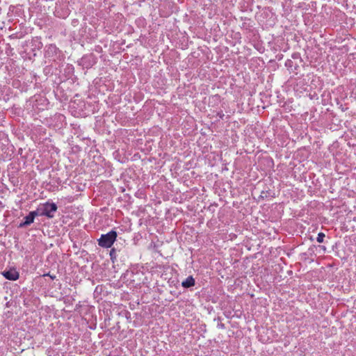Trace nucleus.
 <instances>
[{
    "label": "nucleus",
    "mask_w": 356,
    "mask_h": 356,
    "mask_svg": "<svg viewBox=\"0 0 356 356\" xmlns=\"http://www.w3.org/2000/svg\"><path fill=\"white\" fill-rule=\"evenodd\" d=\"M114 252H115V250H114V249H112V250H111L110 255L112 257V256H113V254H114Z\"/></svg>",
    "instance_id": "6e6552de"
},
{
    "label": "nucleus",
    "mask_w": 356,
    "mask_h": 356,
    "mask_svg": "<svg viewBox=\"0 0 356 356\" xmlns=\"http://www.w3.org/2000/svg\"><path fill=\"white\" fill-rule=\"evenodd\" d=\"M44 276H49L52 280H54L56 278L55 275H51L49 273L44 274Z\"/></svg>",
    "instance_id": "0eeeda50"
},
{
    "label": "nucleus",
    "mask_w": 356,
    "mask_h": 356,
    "mask_svg": "<svg viewBox=\"0 0 356 356\" xmlns=\"http://www.w3.org/2000/svg\"><path fill=\"white\" fill-rule=\"evenodd\" d=\"M57 206L55 203H45L37 209L38 216H45L49 218L54 217V213L56 211Z\"/></svg>",
    "instance_id": "f03ea898"
},
{
    "label": "nucleus",
    "mask_w": 356,
    "mask_h": 356,
    "mask_svg": "<svg viewBox=\"0 0 356 356\" xmlns=\"http://www.w3.org/2000/svg\"><path fill=\"white\" fill-rule=\"evenodd\" d=\"M325 234H324V233H323V232H319V233L318 234V236H317V238H316V241H317V242H318V243H323V241H324V238H325Z\"/></svg>",
    "instance_id": "423d86ee"
},
{
    "label": "nucleus",
    "mask_w": 356,
    "mask_h": 356,
    "mask_svg": "<svg viewBox=\"0 0 356 356\" xmlns=\"http://www.w3.org/2000/svg\"><path fill=\"white\" fill-rule=\"evenodd\" d=\"M38 216V211H31L29 213V215H27L25 217V218H24L25 221L24 222L23 225H31L32 222H33L35 217Z\"/></svg>",
    "instance_id": "20e7f679"
},
{
    "label": "nucleus",
    "mask_w": 356,
    "mask_h": 356,
    "mask_svg": "<svg viewBox=\"0 0 356 356\" xmlns=\"http://www.w3.org/2000/svg\"><path fill=\"white\" fill-rule=\"evenodd\" d=\"M195 280L192 276L188 277L184 281L182 282V286L184 288H189L195 285Z\"/></svg>",
    "instance_id": "39448f33"
},
{
    "label": "nucleus",
    "mask_w": 356,
    "mask_h": 356,
    "mask_svg": "<svg viewBox=\"0 0 356 356\" xmlns=\"http://www.w3.org/2000/svg\"><path fill=\"white\" fill-rule=\"evenodd\" d=\"M1 275L7 280L15 281L19 279V274L15 268H10L8 270H4Z\"/></svg>",
    "instance_id": "7ed1b4c3"
},
{
    "label": "nucleus",
    "mask_w": 356,
    "mask_h": 356,
    "mask_svg": "<svg viewBox=\"0 0 356 356\" xmlns=\"http://www.w3.org/2000/svg\"><path fill=\"white\" fill-rule=\"evenodd\" d=\"M118 234L115 230H111L106 234H102L98 240L99 246L105 248H111L116 241Z\"/></svg>",
    "instance_id": "f257e3e1"
}]
</instances>
